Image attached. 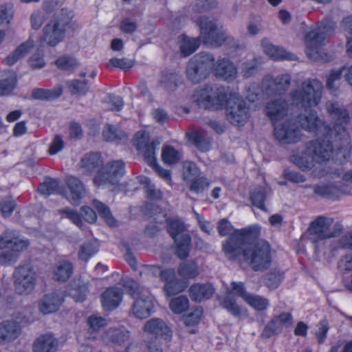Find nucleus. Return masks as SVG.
Masks as SVG:
<instances>
[{
  "label": "nucleus",
  "instance_id": "obj_53",
  "mask_svg": "<svg viewBox=\"0 0 352 352\" xmlns=\"http://www.w3.org/2000/svg\"><path fill=\"white\" fill-rule=\"evenodd\" d=\"M106 338L116 344H121L129 338V331L121 329H110L105 336Z\"/></svg>",
  "mask_w": 352,
  "mask_h": 352
},
{
  "label": "nucleus",
  "instance_id": "obj_40",
  "mask_svg": "<svg viewBox=\"0 0 352 352\" xmlns=\"http://www.w3.org/2000/svg\"><path fill=\"white\" fill-rule=\"evenodd\" d=\"M199 45V38H189L185 35L180 36L179 49L181 54L184 57L192 54Z\"/></svg>",
  "mask_w": 352,
  "mask_h": 352
},
{
  "label": "nucleus",
  "instance_id": "obj_8",
  "mask_svg": "<svg viewBox=\"0 0 352 352\" xmlns=\"http://www.w3.org/2000/svg\"><path fill=\"white\" fill-rule=\"evenodd\" d=\"M194 101L202 109L221 108L228 100L225 87L218 85H206L194 95Z\"/></svg>",
  "mask_w": 352,
  "mask_h": 352
},
{
  "label": "nucleus",
  "instance_id": "obj_48",
  "mask_svg": "<svg viewBox=\"0 0 352 352\" xmlns=\"http://www.w3.org/2000/svg\"><path fill=\"white\" fill-rule=\"evenodd\" d=\"M102 136L106 141L111 142L120 140L126 137L124 131L111 124H107L104 126Z\"/></svg>",
  "mask_w": 352,
  "mask_h": 352
},
{
  "label": "nucleus",
  "instance_id": "obj_63",
  "mask_svg": "<svg viewBox=\"0 0 352 352\" xmlns=\"http://www.w3.org/2000/svg\"><path fill=\"white\" fill-rule=\"evenodd\" d=\"M249 305L258 311L265 309L268 305V300L259 296L249 295L245 300Z\"/></svg>",
  "mask_w": 352,
  "mask_h": 352
},
{
  "label": "nucleus",
  "instance_id": "obj_50",
  "mask_svg": "<svg viewBox=\"0 0 352 352\" xmlns=\"http://www.w3.org/2000/svg\"><path fill=\"white\" fill-rule=\"evenodd\" d=\"M221 305L234 316H239L241 314L240 307L236 304L232 292L228 289L227 290L225 297L221 301Z\"/></svg>",
  "mask_w": 352,
  "mask_h": 352
},
{
  "label": "nucleus",
  "instance_id": "obj_64",
  "mask_svg": "<svg viewBox=\"0 0 352 352\" xmlns=\"http://www.w3.org/2000/svg\"><path fill=\"white\" fill-rule=\"evenodd\" d=\"M133 65L134 63L131 59L126 58H113L109 60L107 66L118 68L122 70H128L131 69L133 66Z\"/></svg>",
  "mask_w": 352,
  "mask_h": 352
},
{
  "label": "nucleus",
  "instance_id": "obj_22",
  "mask_svg": "<svg viewBox=\"0 0 352 352\" xmlns=\"http://www.w3.org/2000/svg\"><path fill=\"white\" fill-rule=\"evenodd\" d=\"M140 184H142L146 201L141 206L140 210L146 219L153 217L154 210V188L151 185V180L146 176H139L137 177Z\"/></svg>",
  "mask_w": 352,
  "mask_h": 352
},
{
  "label": "nucleus",
  "instance_id": "obj_9",
  "mask_svg": "<svg viewBox=\"0 0 352 352\" xmlns=\"http://www.w3.org/2000/svg\"><path fill=\"white\" fill-rule=\"evenodd\" d=\"M214 58L208 53H200L194 56L188 63L186 75L194 83L205 80L214 66Z\"/></svg>",
  "mask_w": 352,
  "mask_h": 352
},
{
  "label": "nucleus",
  "instance_id": "obj_3",
  "mask_svg": "<svg viewBox=\"0 0 352 352\" xmlns=\"http://www.w3.org/2000/svg\"><path fill=\"white\" fill-rule=\"evenodd\" d=\"M333 133L331 129V131L327 137L318 136V139L317 140L309 142L307 146V154L311 155L312 160L315 162L320 163L327 161L333 153L336 159L340 161L346 160L349 157L351 150H349L347 154L344 156V149L336 147Z\"/></svg>",
  "mask_w": 352,
  "mask_h": 352
},
{
  "label": "nucleus",
  "instance_id": "obj_37",
  "mask_svg": "<svg viewBox=\"0 0 352 352\" xmlns=\"http://www.w3.org/2000/svg\"><path fill=\"white\" fill-rule=\"evenodd\" d=\"M63 89L60 87L52 89L36 88L32 91V98L35 100H52L60 96Z\"/></svg>",
  "mask_w": 352,
  "mask_h": 352
},
{
  "label": "nucleus",
  "instance_id": "obj_24",
  "mask_svg": "<svg viewBox=\"0 0 352 352\" xmlns=\"http://www.w3.org/2000/svg\"><path fill=\"white\" fill-rule=\"evenodd\" d=\"M266 81H269L266 89L270 91V94L281 95L288 90L291 85V76L288 74H283L274 78L266 77Z\"/></svg>",
  "mask_w": 352,
  "mask_h": 352
},
{
  "label": "nucleus",
  "instance_id": "obj_15",
  "mask_svg": "<svg viewBox=\"0 0 352 352\" xmlns=\"http://www.w3.org/2000/svg\"><path fill=\"white\" fill-rule=\"evenodd\" d=\"M14 277L15 290L18 294H27L34 289L37 276L31 265L18 267L15 270Z\"/></svg>",
  "mask_w": 352,
  "mask_h": 352
},
{
  "label": "nucleus",
  "instance_id": "obj_19",
  "mask_svg": "<svg viewBox=\"0 0 352 352\" xmlns=\"http://www.w3.org/2000/svg\"><path fill=\"white\" fill-rule=\"evenodd\" d=\"M289 104L283 98H276L267 102L265 111L273 124L283 120L288 114Z\"/></svg>",
  "mask_w": 352,
  "mask_h": 352
},
{
  "label": "nucleus",
  "instance_id": "obj_54",
  "mask_svg": "<svg viewBox=\"0 0 352 352\" xmlns=\"http://www.w3.org/2000/svg\"><path fill=\"white\" fill-rule=\"evenodd\" d=\"M59 188V182L56 179H46L45 182L41 184L38 187V191L44 195H50L58 192Z\"/></svg>",
  "mask_w": 352,
  "mask_h": 352
},
{
  "label": "nucleus",
  "instance_id": "obj_20",
  "mask_svg": "<svg viewBox=\"0 0 352 352\" xmlns=\"http://www.w3.org/2000/svg\"><path fill=\"white\" fill-rule=\"evenodd\" d=\"M292 324V316L290 313L283 312L279 316H274L265 327L261 337L269 338L274 334L279 333L283 327Z\"/></svg>",
  "mask_w": 352,
  "mask_h": 352
},
{
  "label": "nucleus",
  "instance_id": "obj_2",
  "mask_svg": "<svg viewBox=\"0 0 352 352\" xmlns=\"http://www.w3.org/2000/svg\"><path fill=\"white\" fill-rule=\"evenodd\" d=\"M335 28V22L327 20L306 34V53L309 59L314 61L324 62L332 59V56L324 52L322 45L324 41L334 32Z\"/></svg>",
  "mask_w": 352,
  "mask_h": 352
},
{
  "label": "nucleus",
  "instance_id": "obj_38",
  "mask_svg": "<svg viewBox=\"0 0 352 352\" xmlns=\"http://www.w3.org/2000/svg\"><path fill=\"white\" fill-rule=\"evenodd\" d=\"M341 188V186L338 187L335 185L315 186L314 187V191L315 194L322 197L336 198L341 194L349 192V190Z\"/></svg>",
  "mask_w": 352,
  "mask_h": 352
},
{
  "label": "nucleus",
  "instance_id": "obj_18",
  "mask_svg": "<svg viewBox=\"0 0 352 352\" xmlns=\"http://www.w3.org/2000/svg\"><path fill=\"white\" fill-rule=\"evenodd\" d=\"M275 138L280 143L291 144L300 139L298 126L293 120H287L274 130Z\"/></svg>",
  "mask_w": 352,
  "mask_h": 352
},
{
  "label": "nucleus",
  "instance_id": "obj_34",
  "mask_svg": "<svg viewBox=\"0 0 352 352\" xmlns=\"http://www.w3.org/2000/svg\"><path fill=\"white\" fill-rule=\"evenodd\" d=\"M88 283L78 279L73 281L68 289L69 295L76 302L85 300L88 293Z\"/></svg>",
  "mask_w": 352,
  "mask_h": 352
},
{
  "label": "nucleus",
  "instance_id": "obj_49",
  "mask_svg": "<svg viewBox=\"0 0 352 352\" xmlns=\"http://www.w3.org/2000/svg\"><path fill=\"white\" fill-rule=\"evenodd\" d=\"M283 278V272L277 268L272 269L265 274V285L270 289H276Z\"/></svg>",
  "mask_w": 352,
  "mask_h": 352
},
{
  "label": "nucleus",
  "instance_id": "obj_7",
  "mask_svg": "<svg viewBox=\"0 0 352 352\" xmlns=\"http://www.w3.org/2000/svg\"><path fill=\"white\" fill-rule=\"evenodd\" d=\"M29 245L27 240L19 239L10 230H6L0 235V264L5 265L15 262L19 252L25 250Z\"/></svg>",
  "mask_w": 352,
  "mask_h": 352
},
{
  "label": "nucleus",
  "instance_id": "obj_11",
  "mask_svg": "<svg viewBox=\"0 0 352 352\" xmlns=\"http://www.w3.org/2000/svg\"><path fill=\"white\" fill-rule=\"evenodd\" d=\"M342 231V226L333 223L331 218L319 217L313 221L307 230L309 238L314 243L319 240L335 237Z\"/></svg>",
  "mask_w": 352,
  "mask_h": 352
},
{
  "label": "nucleus",
  "instance_id": "obj_12",
  "mask_svg": "<svg viewBox=\"0 0 352 352\" xmlns=\"http://www.w3.org/2000/svg\"><path fill=\"white\" fill-rule=\"evenodd\" d=\"M124 174V163L122 160H113L98 170L94 178L96 186H113L117 184Z\"/></svg>",
  "mask_w": 352,
  "mask_h": 352
},
{
  "label": "nucleus",
  "instance_id": "obj_35",
  "mask_svg": "<svg viewBox=\"0 0 352 352\" xmlns=\"http://www.w3.org/2000/svg\"><path fill=\"white\" fill-rule=\"evenodd\" d=\"M21 333L19 324L15 321H6L0 324V339L12 340L16 338Z\"/></svg>",
  "mask_w": 352,
  "mask_h": 352
},
{
  "label": "nucleus",
  "instance_id": "obj_29",
  "mask_svg": "<svg viewBox=\"0 0 352 352\" xmlns=\"http://www.w3.org/2000/svg\"><path fill=\"white\" fill-rule=\"evenodd\" d=\"M63 302L62 297L52 293L45 295L40 300L38 308L41 312L48 314L56 311Z\"/></svg>",
  "mask_w": 352,
  "mask_h": 352
},
{
  "label": "nucleus",
  "instance_id": "obj_46",
  "mask_svg": "<svg viewBox=\"0 0 352 352\" xmlns=\"http://www.w3.org/2000/svg\"><path fill=\"white\" fill-rule=\"evenodd\" d=\"M177 271L179 276L186 278H195L199 273L197 264L193 261L181 263Z\"/></svg>",
  "mask_w": 352,
  "mask_h": 352
},
{
  "label": "nucleus",
  "instance_id": "obj_58",
  "mask_svg": "<svg viewBox=\"0 0 352 352\" xmlns=\"http://www.w3.org/2000/svg\"><path fill=\"white\" fill-rule=\"evenodd\" d=\"M265 190L261 187L255 188L250 193L252 204L263 210H265L264 201L265 199Z\"/></svg>",
  "mask_w": 352,
  "mask_h": 352
},
{
  "label": "nucleus",
  "instance_id": "obj_4",
  "mask_svg": "<svg viewBox=\"0 0 352 352\" xmlns=\"http://www.w3.org/2000/svg\"><path fill=\"white\" fill-rule=\"evenodd\" d=\"M252 244L243 248V259L254 272H263L272 263L271 248L265 241H251Z\"/></svg>",
  "mask_w": 352,
  "mask_h": 352
},
{
  "label": "nucleus",
  "instance_id": "obj_23",
  "mask_svg": "<svg viewBox=\"0 0 352 352\" xmlns=\"http://www.w3.org/2000/svg\"><path fill=\"white\" fill-rule=\"evenodd\" d=\"M163 221L167 223V230L172 238L177 241V236L182 234L186 229L184 223L179 219H168L166 214L159 212L157 214V208L155 207V222L162 223Z\"/></svg>",
  "mask_w": 352,
  "mask_h": 352
},
{
  "label": "nucleus",
  "instance_id": "obj_60",
  "mask_svg": "<svg viewBox=\"0 0 352 352\" xmlns=\"http://www.w3.org/2000/svg\"><path fill=\"white\" fill-rule=\"evenodd\" d=\"M162 158L164 163L173 164L180 160V155L173 146H166L162 150Z\"/></svg>",
  "mask_w": 352,
  "mask_h": 352
},
{
  "label": "nucleus",
  "instance_id": "obj_36",
  "mask_svg": "<svg viewBox=\"0 0 352 352\" xmlns=\"http://www.w3.org/2000/svg\"><path fill=\"white\" fill-rule=\"evenodd\" d=\"M34 47L33 40L29 39L21 44L12 53L3 60L6 65H13L18 60L23 58Z\"/></svg>",
  "mask_w": 352,
  "mask_h": 352
},
{
  "label": "nucleus",
  "instance_id": "obj_33",
  "mask_svg": "<svg viewBox=\"0 0 352 352\" xmlns=\"http://www.w3.org/2000/svg\"><path fill=\"white\" fill-rule=\"evenodd\" d=\"M214 293V289L210 284H195L189 289V294L192 300L201 301L210 298Z\"/></svg>",
  "mask_w": 352,
  "mask_h": 352
},
{
  "label": "nucleus",
  "instance_id": "obj_43",
  "mask_svg": "<svg viewBox=\"0 0 352 352\" xmlns=\"http://www.w3.org/2000/svg\"><path fill=\"white\" fill-rule=\"evenodd\" d=\"M92 205L109 226H114L116 225V220L113 217L110 209L107 205L97 199L93 200Z\"/></svg>",
  "mask_w": 352,
  "mask_h": 352
},
{
  "label": "nucleus",
  "instance_id": "obj_25",
  "mask_svg": "<svg viewBox=\"0 0 352 352\" xmlns=\"http://www.w3.org/2000/svg\"><path fill=\"white\" fill-rule=\"evenodd\" d=\"M215 76L228 82L234 80L237 75V69L232 62L226 58L218 60L214 67Z\"/></svg>",
  "mask_w": 352,
  "mask_h": 352
},
{
  "label": "nucleus",
  "instance_id": "obj_32",
  "mask_svg": "<svg viewBox=\"0 0 352 352\" xmlns=\"http://www.w3.org/2000/svg\"><path fill=\"white\" fill-rule=\"evenodd\" d=\"M80 164L84 173H91L102 166V160L100 154L89 153L82 157Z\"/></svg>",
  "mask_w": 352,
  "mask_h": 352
},
{
  "label": "nucleus",
  "instance_id": "obj_27",
  "mask_svg": "<svg viewBox=\"0 0 352 352\" xmlns=\"http://www.w3.org/2000/svg\"><path fill=\"white\" fill-rule=\"evenodd\" d=\"M65 183L70 192L68 199L72 204L78 205L79 200L85 192L84 185L77 177L74 176L67 177Z\"/></svg>",
  "mask_w": 352,
  "mask_h": 352
},
{
  "label": "nucleus",
  "instance_id": "obj_5",
  "mask_svg": "<svg viewBox=\"0 0 352 352\" xmlns=\"http://www.w3.org/2000/svg\"><path fill=\"white\" fill-rule=\"evenodd\" d=\"M322 83L316 79H307L300 87L290 93L294 104L304 109L316 106L320 101Z\"/></svg>",
  "mask_w": 352,
  "mask_h": 352
},
{
  "label": "nucleus",
  "instance_id": "obj_59",
  "mask_svg": "<svg viewBox=\"0 0 352 352\" xmlns=\"http://www.w3.org/2000/svg\"><path fill=\"white\" fill-rule=\"evenodd\" d=\"M179 79V76L175 73H163L160 84L167 90L173 91L177 87Z\"/></svg>",
  "mask_w": 352,
  "mask_h": 352
},
{
  "label": "nucleus",
  "instance_id": "obj_62",
  "mask_svg": "<svg viewBox=\"0 0 352 352\" xmlns=\"http://www.w3.org/2000/svg\"><path fill=\"white\" fill-rule=\"evenodd\" d=\"M16 85V76L12 73L9 78L0 80V96L10 94L15 88Z\"/></svg>",
  "mask_w": 352,
  "mask_h": 352
},
{
  "label": "nucleus",
  "instance_id": "obj_6",
  "mask_svg": "<svg viewBox=\"0 0 352 352\" xmlns=\"http://www.w3.org/2000/svg\"><path fill=\"white\" fill-rule=\"evenodd\" d=\"M259 236V230L250 228L234 231L223 244V251L230 259H236L239 255L243 256V248L251 245Z\"/></svg>",
  "mask_w": 352,
  "mask_h": 352
},
{
  "label": "nucleus",
  "instance_id": "obj_44",
  "mask_svg": "<svg viewBox=\"0 0 352 352\" xmlns=\"http://www.w3.org/2000/svg\"><path fill=\"white\" fill-rule=\"evenodd\" d=\"M98 251V245L96 241H89L82 243L78 250V258L87 262Z\"/></svg>",
  "mask_w": 352,
  "mask_h": 352
},
{
  "label": "nucleus",
  "instance_id": "obj_13",
  "mask_svg": "<svg viewBox=\"0 0 352 352\" xmlns=\"http://www.w3.org/2000/svg\"><path fill=\"white\" fill-rule=\"evenodd\" d=\"M226 104V119L233 125H243L250 116V108L246 102L236 95H230Z\"/></svg>",
  "mask_w": 352,
  "mask_h": 352
},
{
  "label": "nucleus",
  "instance_id": "obj_56",
  "mask_svg": "<svg viewBox=\"0 0 352 352\" xmlns=\"http://www.w3.org/2000/svg\"><path fill=\"white\" fill-rule=\"evenodd\" d=\"M68 88L73 95H85L89 91V86L86 80L74 79L69 81Z\"/></svg>",
  "mask_w": 352,
  "mask_h": 352
},
{
  "label": "nucleus",
  "instance_id": "obj_17",
  "mask_svg": "<svg viewBox=\"0 0 352 352\" xmlns=\"http://www.w3.org/2000/svg\"><path fill=\"white\" fill-rule=\"evenodd\" d=\"M134 145L136 149L142 153L144 160L154 169V140L145 131H138L134 138Z\"/></svg>",
  "mask_w": 352,
  "mask_h": 352
},
{
  "label": "nucleus",
  "instance_id": "obj_21",
  "mask_svg": "<svg viewBox=\"0 0 352 352\" xmlns=\"http://www.w3.org/2000/svg\"><path fill=\"white\" fill-rule=\"evenodd\" d=\"M140 294V297L135 299L133 313L135 317L144 319L150 316L153 305L150 291L148 289H142Z\"/></svg>",
  "mask_w": 352,
  "mask_h": 352
},
{
  "label": "nucleus",
  "instance_id": "obj_51",
  "mask_svg": "<svg viewBox=\"0 0 352 352\" xmlns=\"http://www.w3.org/2000/svg\"><path fill=\"white\" fill-rule=\"evenodd\" d=\"M169 307L175 314H182L188 309L189 301L186 296H179L170 300Z\"/></svg>",
  "mask_w": 352,
  "mask_h": 352
},
{
  "label": "nucleus",
  "instance_id": "obj_26",
  "mask_svg": "<svg viewBox=\"0 0 352 352\" xmlns=\"http://www.w3.org/2000/svg\"><path fill=\"white\" fill-rule=\"evenodd\" d=\"M122 291L118 287L107 289L101 296L102 305L104 310L115 309L120 303L122 298Z\"/></svg>",
  "mask_w": 352,
  "mask_h": 352
},
{
  "label": "nucleus",
  "instance_id": "obj_31",
  "mask_svg": "<svg viewBox=\"0 0 352 352\" xmlns=\"http://www.w3.org/2000/svg\"><path fill=\"white\" fill-rule=\"evenodd\" d=\"M261 45L264 52L274 59H296V55L286 52L281 47L272 45L267 39L262 41Z\"/></svg>",
  "mask_w": 352,
  "mask_h": 352
},
{
  "label": "nucleus",
  "instance_id": "obj_61",
  "mask_svg": "<svg viewBox=\"0 0 352 352\" xmlns=\"http://www.w3.org/2000/svg\"><path fill=\"white\" fill-rule=\"evenodd\" d=\"M123 287L127 294L134 299L140 297V293H142V290L144 289V287H140L139 284L131 278H126L123 280Z\"/></svg>",
  "mask_w": 352,
  "mask_h": 352
},
{
  "label": "nucleus",
  "instance_id": "obj_52",
  "mask_svg": "<svg viewBox=\"0 0 352 352\" xmlns=\"http://www.w3.org/2000/svg\"><path fill=\"white\" fill-rule=\"evenodd\" d=\"M56 65L60 69L64 71L72 72L78 66V63L76 59L69 56H62L56 60Z\"/></svg>",
  "mask_w": 352,
  "mask_h": 352
},
{
  "label": "nucleus",
  "instance_id": "obj_45",
  "mask_svg": "<svg viewBox=\"0 0 352 352\" xmlns=\"http://www.w3.org/2000/svg\"><path fill=\"white\" fill-rule=\"evenodd\" d=\"M344 69H331L326 76V87L329 90L336 91L338 89Z\"/></svg>",
  "mask_w": 352,
  "mask_h": 352
},
{
  "label": "nucleus",
  "instance_id": "obj_57",
  "mask_svg": "<svg viewBox=\"0 0 352 352\" xmlns=\"http://www.w3.org/2000/svg\"><path fill=\"white\" fill-rule=\"evenodd\" d=\"M187 287L185 282L175 278L172 281L166 283L164 290L166 295L174 296L183 292Z\"/></svg>",
  "mask_w": 352,
  "mask_h": 352
},
{
  "label": "nucleus",
  "instance_id": "obj_1",
  "mask_svg": "<svg viewBox=\"0 0 352 352\" xmlns=\"http://www.w3.org/2000/svg\"><path fill=\"white\" fill-rule=\"evenodd\" d=\"M325 109L333 122V127L331 129L334 132L336 147L344 149V156L351 148L349 135L346 127L351 120L349 113L347 109L338 102H327Z\"/></svg>",
  "mask_w": 352,
  "mask_h": 352
},
{
  "label": "nucleus",
  "instance_id": "obj_39",
  "mask_svg": "<svg viewBox=\"0 0 352 352\" xmlns=\"http://www.w3.org/2000/svg\"><path fill=\"white\" fill-rule=\"evenodd\" d=\"M176 243V250L175 254L180 259H185L189 255V252L190 250V243H191V238L187 234H182L179 239H177V241H175Z\"/></svg>",
  "mask_w": 352,
  "mask_h": 352
},
{
  "label": "nucleus",
  "instance_id": "obj_30",
  "mask_svg": "<svg viewBox=\"0 0 352 352\" xmlns=\"http://www.w3.org/2000/svg\"><path fill=\"white\" fill-rule=\"evenodd\" d=\"M73 272L72 263L66 260L57 262L52 271L54 279L60 283L66 282L72 276Z\"/></svg>",
  "mask_w": 352,
  "mask_h": 352
},
{
  "label": "nucleus",
  "instance_id": "obj_28",
  "mask_svg": "<svg viewBox=\"0 0 352 352\" xmlns=\"http://www.w3.org/2000/svg\"><path fill=\"white\" fill-rule=\"evenodd\" d=\"M58 340L50 333L40 336L33 344L34 352H56Z\"/></svg>",
  "mask_w": 352,
  "mask_h": 352
},
{
  "label": "nucleus",
  "instance_id": "obj_47",
  "mask_svg": "<svg viewBox=\"0 0 352 352\" xmlns=\"http://www.w3.org/2000/svg\"><path fill=\"white\" fill-rule=\"evenodd\" d=\"M291 161L301 169H309L313 166L311 155L307 154V149L303 153H294L291 156Z\"/></svg>",
  "mask_w": 352,
  "mask_h": 352
},
{
  "label": "nucleus",
  "instance_id": "obj_14",
  "mask_svg": "<svg viewBox=\"0 0 352 352\" xmlns=\"http://www.w3.org/2000/svg\"><path fill=\"white\" fill-rule=\"evenodd\" d=\"M200 29L199 37L204 43L215 47L221 46V42L223 40V32H218L217 21L208 16H201L197 22Z\"/></svg>",
  "mask_w": 352,
  "mask_h": 352
},
{
  "label": "nucleus",
  "instance_id": "obj_55",
  "mask_svg": "<svg viewBox=\"0 0 352 352\" xmlns=\"http://www.w3.org/2000/svg\"><path fill=\"white\" fill-rule=\"evenodd\" d=\"M199 176V170L196 164L191 162L183 163V177L186 181L192 182Z\"/></svg>",
  "mask_w": 352,
  "mask_h": 352
},
{
  "label": "nucleus",
  "instance_id": "obj_16",
  "mask_svg": "<svg viewBox=\"0 0 352 352\" xmlns=\"http://www.w3.org/2000/svg\"><path fill=\"white\" fill-rule=\"evenodd\" d=\"M298 123L302 129L314 132L318 136L327 137L331 131V126L320 120L316 111L300 114L298 118Z\"/></svg>",
  "mask_w": 352,
  "mask_h": 352
},
{
  "label": "nucleus",
  "instance_id": "obj_41",
  "mask_svg": "<svg viewBox=\"0 0 352 352\" xmlns=\"http://www.w3.org/2000/svg\"><path fill=\"white\" fill-rule=\"evenodd\" d=\"M173 332L162 320L155 318V340L158 343L167 342L171 340Z\"/></svg>",
  "mask_w": 352,
  "mask_h": 352
},
{
  "label": "nucleus",
  "instance_id": "obj_10",
  "mask_svg": "<svg viewBox=\"0 0 352 352\" xmlns=\"http://www.w3.org/2000/svg\"><path fill=\"white\" fill-rule=\"evenodd\" d=\"M72 16L67 10L62 9L60 14L54 18L45 26L43 29V40L50 46H55L60 42L65 34V26Z\"/></svg>",
  "mask_w": 352,
  "mask_h": 352
},
{
  "label": "nucleus",
  "instance_id": "obj_42",
  "mask_svg": "<svg viewBox=\"0 0 352 352\" xmlns=\"http://www.w3.org/2000/svg\"><path fill=\"white\" fill-rule=\"evenodd\" d=\"M190 140L199 150L207 151L210 148V142L204 132L201 131H194L189 135Z\"/></svg>",
  "mask_w": 352,
  "mask_h": 352
}]
</instances>
